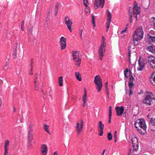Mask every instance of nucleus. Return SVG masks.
I'll list each match as a JSON object with an SVG mask.
<instances>
[{"label":"nucleus","instance_id":"18","mask_svg":"<svg viewBox=\"0 0 155 155\" xmlns=\"http://www.w3.org/2000/svg\"><path fill=\"white\" fill-rule=\"evenodd\" d=\"M48 148L45 144H42L41 148V153H47Z\"/></svg>","mask_w":155,"mask_h":155},{"label":"nucleus","instance_id":"10","mask_svg":"<svg viewBox=\"0 0 155 155\" xmlns=\"http://www.w3.org/2000/svg\"><path fill=\"white\" fill-rule=\"evenodd\" d=\"M105 45H104L103 43H101L100 46L99 48L98 54L100 56L99 59L101 61H102V58L104 55V53L105 52Z\"/></svg>","mask_w":155,"mask_h":155},{"label":"nucleus","instance_id":"5","mask_svg":"<svg viewBox=\"0 0 155 155\" xmlns=\"http://www.w3.org/2000/svg\"><path fill=\"white\" fill-rule=\"evenodd\" d=\"M94 83L96 86V88L98 92H100L102 87V81L101 77L99 75H96L94 78Z\"/></svg>","mask_w":155,"mask_h":155},{"label":"nucleus","instance_id":"49","mask_svg":"<svg viewBox=\"0 0 155 155\" xmlns=\"http://www.w3.org/2000/svg\"><path fill=\"white\" fill-rule=\"evenodd\" d=\"M102 42L101 43H103L104 45H104L105 38L104 36L102 37Z\"/></svg>","mask_w":155,"mask_h":155},{"label":"nucleus","instance_id":"1","mask_svg":"<svg viewBox=\"0 0 155 155\" xmlns=\"http://www.w3.org/2000/svg\"><path fill=\"white\" fill-rule=\"evenodd\" d=\"M144 99L143 101V103L147 105H151L153 103H155V98L153 97V93L149 91H147L145 94Z\"/></svg>","mask_w":155,"mask_h":155},{"label":"nucleus","instance_id":"24","mask_svg":"<svg viewBox=\"0 0 155 155\" xmlns=\"http://www.w3.org/2000/svg\"><path fill=\"white\" fill-rule=\"evenodd\" d=\"M58 82L59 86H62L63 85V78L62 76H60L59 77Z\"/></svg>","mask_w":155,"mask_h":155},{"label":"nucleus","instance_id":"37","mask_svg":"<svg viewBox=\"0 0 155 155\" xmlns=\"http://www.w3.org/2000/svg\"><path fill=\"white\" fill-rule=\"evenodd\" d=\"M142 130H143V129H142V128H140V129L138 128L137 130L139 131V132L141 134H144V131H143V132L142 131Z\"/></svg>","mask_w":155,"mask_h":155},{"label":"nucleus","instance_id":"58","mask_svg":"<svg viewBox=\"0 0 155 155\" xmlns=\"http://www.w3.org/2000/svg\"><path fill=\"white\" fill-rule=\"evenodd\" d=\"M9 64V63L8 62H6L5 64V67H7Z\"/></svg>","mask_w":155,"mask_h":155},{"label":"nucleus","instance_id":"27","mask_svg":"<svg viewBox=\"0 0 155 155\" xmlns=\"http://www.w3.org/2000/svg\"><path fill=\"white\" fill-rule=\"evenodd\" d=\"M98 127V128H100V129L103 130L104 127V125L102 124V122L101 121H99V122Z\"/></svg>","mask_w":155,"mask_h":155},{"label":"nucleus","instance_id":"64","mask_svg":"<svg viewBox=\"0 0 155 155\" xmlns=\"http://www.w3.org/2000/svg\"><path fill=\"white\" fill-rule=\"evenodd\" d=\"M47 154V153H41V155H46Z\"/></svg>","mask_w":155,"mask_h":155},{"label":"nucleus","instance_id":"56","mask_svg":"<svg viewBox=\"0 0 155 155\" xmlns=\"http://www.w3.org/2000/svg\"><path fill=\"white\" fill-rule=\"evenodd\" d=\"M2 101L1 98H0V108L1 107L2 104Z\"/></svg>","mask_w":155,"mask_h":155},{"label":"nucleus","instance_id":"30","mask_svg":"<svg viewBox=\"0 0 155 155\" xmlns=\"http://www.w3.org/2000/svg\"><path fill=\"white\" fill-rule=\"evenodd\" d=\"M9 141L8 140L5 141V149H8V147L9 145Z\"/></svg>","mask_w":155,"mask_h":155},{"label":"nucleus","instance_id":"22","mask_svg":"<svg viewBox=\"0 0 155 155\" xmlns=\"http://www.w3.org/2000/svg\"><path fill=\"white\" fill-rule=\"evenodd\" d=\"M75 76L79 81H81L82 80L81 77L80 73L78 72H75Z\"/></svg>","mask_w":155,"mask_h":155},{"label":"nucleus","instance_id":"41","mask_svg":"<svg viewBox=\"0 0 155 155\" xmlns=\"http://www.w3.org/2000/svg\"><path fill=\"white\" fill-rule=\"evenodd\" d=\"M112 107L110 106L109 108V115L110 116H111L112 115Z\"/></svg>","mask_w":155,"mask_h":155},{"label":"nucleus","instance_id":"39","mask_svg":"<svg viewBox=\"0 0 155 155\" xmlns=\"http://www.w3.org/2000/svg\"><path fill=\"white\" fill-rule=\"evenodd\" d=\"M103 130L102 129H100L99 130V131L100 132L98 134L100 136H102L103 133Z\"/></svg>","mask_w":155,"mask_h":155},{"label":"nucleus","instance_id":"55","mask_svg":"<svg viewBox=\"0 0 155 155\" xmlns=\"http://www.w3.org/2000/svg\"><path fill=\"white\" fill-rule=\"evenodd\" d=\"M24 25H21V30L23 31H24Z\"/></svg>","mask_w":155,"mask_h":155},{"label":"nucleus","instance_id":"2","mask_svg":"<svg viewBox=\"0 0 155 155\" xmlns=\"http://www.w3.org/2000/svg\"><path fill=\"white\" fill-rule=\"evenodd\" d=\"M73 57V59L75 61V64L80 66L81 62V55L79 51H73L72 53Z\"/></svg>","mask_w":155,"mask_h":155},{"label":"nucleus","instance_id":"12","mask_svg":"<svg viewBox=\"0 0 155 155\" xmlns=\"http://www.w3.org/2000/svg\"><path fill=\"white\" fill-rule=\"evenodd\" d=\"M104 3V0H95L94 8L97 9L98 7H101L102 8Z\"/></svg>","mask_w":155,"mask_h":155},{"label":"nucleus","instance_id":"32","mask_svg":"<svg viewBox=\"0 0 155 155\" xmlns=\"http://www.w3.org/2000/svg\"><path fill=\"white\" fill-rule=\"evenodd\" d=\"M107 138L108 140H110L112 138V134L111 133H109L107 134Z\"/></svg>","mask_w":155,"mask_h":155},{"label":"nucleus","instance_id":"26","mask_svg":"<svg viewBox=\"0 0 155 155\" xmlns=\"http://www.w3.org/2000/svg\"><path fill=\"white\" fill-rule=\"evenodd\" d=\"M59 7V4L58 3H57L56 4L55 9V10H54L55 16H56L57 15V13L58 11Z\"/></svg>","mask_w":155,"mask_h":155},{"label":"nucleus","instance_id":"21","mask_svg":"<svg viewBox=\"0 0 155 155\" xmlns=\"http://www.w3.org/2000/svg\"><path fill=\"white\" fill-rule=\"evenodd\" d=\"M28 142L29 143H31V140L33 139V135L32 134V132H31L30 131H28Z\"/></svg>","mask_w":155,"mask_h":155},{"label":"nucleus","instance_id":"52","mask_svg":"<svg viewBox=\"0 0 155 155\" xmlns=\"http://www.w3.org/2000/svg\"><path fill=\"white\" fill-rule=\"evenodd\" d=\"M111 116H110V115H109V120H108V123H110L111 122Z\"/></svg>","mask_w":155,"mask_h":155},{"label":"nucleus","instance_id":"3","mask_svg":"<svg viewBox=\"0 0 155 155\" xmlns=\"http://www.w3.org/2000/svg\"><path fill=\"white\" fill-rule=\"evenodd\" d=\"M143 34L142 28L141 26H140L134 31V34L133 35V38L134 39H138V40H141L143 38Z\"/></svg>","mask_w":155,"mask_h":155},{"label":"nucleus","instance_id":"46","mask_svg":"<svg viewBox=\"0 0 155 155\" xmlns=\"http://www.w3.org/2000/svg\"><path fill=\"white\" fill-rule=\"evenodd\" d=\"M130 15V23H131L132 22V14H131V15Z\"/></svg>","mask_w":155,"mask_h":155},{"label":"nucleus","instance_id":"42","mask_svg":"<svg viewBox=\"0 0 155 155\" xmlns=\"http://www.w3.org/2000/svg\"><path fill=\"white\" fill-rule=\"evenodd\" d=\"M29 130L28 131H30L31 132H32L33 131V129L32 127V125H29L28 128Z\"/></svg>","mask_w":155,"mask_h":155},{"label":"nucleus","instance_id":"60","mask_svg":"<svg viewBox=\"0 0 155 155\" xmlns=\"http://www.w3.org/2000/svg\"><path fill=\"white\" fill-rule=\"evenodd\" d=\"M83 103L82 104V105H83V107H84L85 106V104L86 103V102H83Z\"/></svg>","mask_w":155,"mask_h":155},{"label":"nucleus","instance_id":"40","mask_svg":"<svg viewBox=\"0 0 155 155\" xmlns=\"http://www.w3.org/2000/svg\"><path fill=\"white\" fill-rule=\"evenodd\" d=\"M84 4L87 7L88 5V0H84L83 1Z\"/></svg>","mask_w":155,"mask_h":155},{"label":"nucleus","instance_id":"29","mask_svg":"<svg viewBox=\"0 0 155 155\" xmlns=\"http://www.w3.org/2000/svg\"><path fill=\"white\" fill-rule=\"evenodd\" d=\"M49 126L46 124H44L43 126V128L44 130L48 132L49 134H50V133L48 130V127Z\"/></svg>","mask_w":155,"mask_h":155},{"label":"nucleus","instance_id":"45","mask_svg":"<svg viewBox=\"0 0 155 155\" xmlns=\"http://www.w3.org/2000/svg\"><path fill=\"white\" fill-rule=\"evenodd\" d=\"M117 131H115L114 134V138H117Z\"/></svg>","mask_w":155,"mask_h":155},{"label":"nucleus","instance_id":"6","mask_svg":"<svg viewBox=\"0 0 155 155\" xmlns=\"http://www.w3.org/2000/svg\"><path fill=\"white\" fill-rule=\"evenodd\" d=\"M35 81H34V86L35 89L36 91H38L39 88H40L43 85V84L42 82L40 81V76L39 74H36L34 75Z\"/></svg>","mask_w":155,"mask_h":155},{"label":"nucleus","instance_id":"8","mask_svg":"<svg viewBox=\"0 0 155 155\" xmlns=\"http://www.w3.org/2000/svg\"><path fill=\"white\" fill-rule=\"evenodd\" d=\"M131 142L133 148V151L137 152L138 149L139 144L137 139L136 137H132Z\"/></svg>","mask_w":155,"mask_h":155},{"label":"nucleus","instance_id":"34","mask_svg":"<svg viewBox=\"0 0 155 155\" xmlns=\"http://www.w3.org/2000/svg\"><path fill=\"white\" fill-rule=\"evenodd\" d=\"M111 21H107L106 22V28L107 29L106 30V31L107 32L108 30V29L109 28L110 25Z\"/></svg>","mask_w":155,"mask_h":155},{"label":"nucleus","instance_id":"19","mask_svg":"<svg viewBox=\"0 0 155 155\" xmlns=\"http://www.w3.org/2000/svg\"><path fill=\"white\" fill-rule=\"evenodd\" d=\"M134 84L133 82H129L128 85L129 88V96L132 95L133 93V92L132 91L133 89V87Z\"/></svg>","mask_w":155,"mask_h":155},{"label":"nucleus","instance_id":"13","mask_svg":"<svg viewBox=\"0 0 155 155\" xmlns=\"http://www.w3.org/2000/svg\"><path fill=\"white\" fill-rule=\"evenodd\" d=\"M64 21L68 27V28L70 31L71 32L72 29L71 26L72 24V22L71 20L70 19L68 16H66L65 18Z\"/></svg>","mask_w":155,"mask_h":155},{"label":"nucleus","instance_id":"7","mask_svg":"<svg viewBox=\"0 0 155 155\" xmlns=\"http://www.w3.org/2000/svg\"><path fill=\"white\" fill-rule=\"evenodd\" d=\"M135 127L136 128L138 127L142 128L143 131L146 130L147 127L144 120L142 119L137 120L135 123Z\"/></svg>","mask_w":155,"mask_h":155},{"label":"nucleus","instance_id":"59","mask_svg":"<svg viewBox=\"0 0 155 155\" xmlns=\"http://www.w3.org/2000/svg\"><path fill=\"white\" fill-rule=\"evenodd\" d=\"M128 72V70L127 68H126L125 70L124 71V72H125L126 73Z\"/></svg>","mask_w":155,"mask_h":155},{"label":"nucleus","instance_id":"38","mask_svg":"<svg viewBox=\"0 0 155 155\" xmlns=\"http://www.w3.org/2000/svg\"><path fill=\"white\" fill-rule=\"evenodd\" d=\"M150 78H153L155 79V71L152 73Z\"/></svg>","mask_w":155,"mask_h":155},{"label":"nucleus","instance_id":"11","mask_svg":"<svg viewBox=\"0 0 155 155\" xmlns=\"http://www.w3.org/2000/svg\"><path fill=\"white\" fill-rule=\"evenodd\" d=\"M84 126V122L81 120L80 122H77L75 127L78 135L82 132Z\"/></svg>","mask_w":155,"mask_h":155},{"label":"nucleus","instance_id":"33","mask_svg":"<svg viewBox=\"0 0 155 155\" xmlns=\"http://www.w3.org/2000/svg\"><path fill=\"white\" fill-rule=\"evenodd\" d=\"M92 22L93 25V27L94 28L95 27V17L94 15H92Z\"/></svg>","mask_w":155,"mask_h":155},{"label":"nucleus","instance_id":"43","mask_svg":"<svg viewBox=\"0 0 155 155\" xmlns=\"http://www.w3.org/2000/svg\"><path fill=\"white\" fill-rule=\"evenodd\" d=\"M153 20L152 21V22H153V26L155 28V18H152Z\"/></svg>","mask_w":155,"mask_h":155},{"label":"nucleus","instance_id":"15","mask_svg":"<svg viewBox=\"0 0 155 155\" xmlns=\"http://www.w3.org/2000/svg\"><path fill=\"white\" fill-rule=\"evenodd\" d=\"M66 41V38L64 37L61 38L59 43L61 45V50H63L66 48L67 46Z\"/></svg>","mask_w":155,"mask_h":155},{"label":"nucleus","instance_id":"53","mask_svg":"<svg viewBox=\"0 0 155 155\" xmlns=\"http://www.w3.org/2000/svg\"><path fill=\"white\" fill-rule=\"evenodd\" d=\"M130 52H129V53H128V57H129V60L130 62Z\"/></svg>","mask_w":155,"mask_h":155},{"label":"nucleus","instance_id":"36","mask_svg":"<svg viewBox=\"0 0 155 155\" xmlns=\"http://www.w3.org/2000/svg\"><path fill=\"white\" fill-rule=\"evenodd\" d=\"M130 75V78H129V82H133L134 80V78L131 75L130 76V74H129Z\"/></svg>","mask_w":155,"mask_h":155},{"label":"nucleus","instance_id":"51","mask_svg":"<svg viewBox=\"0 0 155 155\" xmlns=\"http://www.w3.org/2000/svg\"><path fill=\"white\" fill-rule=\"evenodd\" d=\"M105 91H106L107 92V95L108 97H109V92L108 91V89H107V90L105 89Z\"/></svg>","mask_w":155,"mask_h":155},{"label":"nucleus","instance_id":"9","mask_svg":"<svg viewBox=\"0 0 155 155\" xmlns=\"http://www.w3.org/2000/svg\"><path fill=\"white\" fill-rule=\"evenodd\" d=\"M138 66L137 67V70L142 71L144 68L147 61L146 60L140 58L138 60Z\"/></svg>","mask_w":155,"mask_h":155},{"label":"nucleus","instance_id":"25","mask_svg":"<svg viewBox=\"0 0 155 155\" xmlns=\"http://www.w3.org/2000/svg\"><path fill=\"white\" fill-rule=\"evenodd\" d=\"M84 94L82 98L83 102H86L87 100V91L85 88H84Z\"/></svg>","mask_w":155,"mask_h":155},{"label":"nucleus","instance_id":"4","mask_svg":"<svg viewBox=\"0 0 155 155\" xmlns=\"http://www.w3.org/2000/svg\"><path fill=\"white\" fill-rule=\"evenodd\" d=\"M129 12L130 15H138L140 12V8L138 6L137 3L134 2L133 7H130L129 9Z\"/></svg>","mask_w":155,"mask_h":155},{"label":"nucleus","instance_id":"62","mask_svg":"<svg viewBox=\"0 0 155 155\" xmlns=\"http://www.w3.org/2000/svg\"><path fill=\"white\" fill-rule=\"evenodd\" d=\"M105 151V149H104L102 155H104V154Z\"/></svg>","mask_w":155,"mask_h":155},{"label":"nucleus","instance_id":"31","mask_svg":"<svg viewBox=\"0 0 155 155\" xmlns=\"http://www.w3.org/2000/svg\"><path fill=\"white\" fill-rule=\"evenodd\" d=\"M140 40H138V39H134V38H133V41L134 45H137L139 44V41Z\"/></svg>","mask_w":155,"mask_h":155},{"label":"nucleus","instance_id":"61","mask_svg":"<svg viewBox=\"0 0 155 155\" xmlns=\"http://www.w3.org/2000/svg\"><path fill=\"white\" fill-rule=\"evenodd\" d=\"M24 23H25V21L24 20H23L22 22H21V25H24Z\"/></svg>","mask_w":155,"mask_h":155},{"label":"nucleus","instance_id":"20","mask_svg":"<svg viewBox=\"0 0 155 155\" xmlns=\"http://www.w3.org/2000/svg\"><path fill=\"white\" fill-rule=\"evenodd\" d=\"M150 122L151 124L150 126H152L153 127V128H152V129H151V130L153 131L155 130V117L154 118V119H153L152 118H151L150 120Z\"/></svg>","mask_w":155,"mask_h":155},{"label":"nucleus","instance_id":"14","mask_svg":"<svg viewBox=\"0 0 155 155\" xmlns=\"http://www.w3.org/2000/svg\"><path fill=\"white\" fill-rule=\"evenodd\" d=\"M147 58L148 63L150 67L152 68H155V58L153 56H149Z\"/></svg>","mask_w":155,"mask_h":155},{"label":"nucleus","instance_id":"54","mask_svg":"<svg viewBox=\"0 0 155 155\" xmlns=\"http://www.w3.org/2000/svg\"><path fill=\"white\" fill-rule=\"evenodd\" d=\"M41 92L43 93L44 96H45L47 92H44V91L43 89L41 90Z\"/></svg>","mask_w":155,"mask_h":155},{"label":"nucleus","instance_id":"28","mask_svg":"<svg viewBox=\"0 0 155 155\" xmlns=\"http://www.w3.org/2000/svg\"><path fill=\"white\" fill-rule=\"evenodd\" d=\"M147 37L149 39H151L152 42L155 43V37L152 36L149 34L147 35Z\"/></svg>","mask_w":155,"mask_h":155},{"label":"nucleus","instance_id":"47","mask_svg":"<svg viewBox=\"0 0 155 155\" xmlns=\"http://www.w3.org/2000/svg\"><path fill=\"white\" fill-rule=\"evenodd\" d=\"M127 30V28H125V29L123 31H122L121 32V33H120L121 34H123L124 33L126 32V31Z\"/></svg>","mask_w":155,"mask_h":155},{"label":"nucleus","instance_id":"44","mask_svg":"<svg viewBox=\"0 0 155 155\" xmlns=\"http://www.w3.org/2000/svg\"><path fill=\"white\" fill-rule=\"evenodd\" d=\"M8 149H5V152H4V155H7V154L8 153Z\"/></svg>","mask_w":155,"mask_h":155},{"label":"nucleus","instance_id":"17","mask_svg":"<svg viewBox=\"0 0 155 155\" xmlns=\"http://www.w3.org/2000/svg\"><path fill=\"white\" fill-rule=\"evenodd\" d=\"M147 49L149 51L155 54V46L152 45L147 47Z\"/></svg>","mask_w":155,"mask_h":155},{"label":"nucleus","instance_id":"63","mask_svg":"<svg viewBox=\"0 0 155 155\" xmlns=\"http://www.w3.org/2000/svg\"><path fill=\"white\" fill-rule=\"evenodd\" d=\"M32 29H31L29 30V32L31 34H32Z\"/></svg>","mask_w":155,"mask_h":155},{"label":"nucleus","instance_id":"35","mask_svg":"<svg viewBox=\"0 0 155 155\" xmlns=\"http://www.w3.org/2000/svg\"><path fill=\"white\" fill-rule=\"evenodd\" d=\"M150 80L151 84L155 86V79L153 78H150Z\"/></svg>","mask_w":155,"mask_h":155},{"label":"nucleus","instance_id":"50","mask_svg":"<svg viewBox=\"0 0 155 155\" xmlns=\"http://www.w3.org/2000/svg\"><path fill=\"white\" fill-rule=\"evenodd\" d=\"M83 33V30H81L80 32V37L81 38H82V34Z\"/></svg>","mask_w":155,"mask_h":155},{"label":"nucleus","instance_id":"57","mask_svg":"<svg viewBox=\"0 0 155 155\" xmlns=\"http://www.w3.org/2000/svg\"><path fill=\"white\" fill-rule=\"evenodd\" d=\"M53 155H58V152L57 151L54 152Z\"/></svg>","mask_w":155,"mask_h":155},{"label":"nucleus","instance_id":"23","mask_svg":"<svg viewBox=\"0 0 155 155\" xmlns=\"http://www.w3.org/2000/svg\"><path fill=\"white\" fill-rule=\"evenodd\" d=\"M107 21H111V14L110 12L107 10Z\"/></svg>","mask_w":155,"mask_h":155},{"label":"nucleus","instance_id":"16","mask_svg":"<svg viewBox=\"0 0 155 155\" xmlns=\"http://www.w3.org/2000/svg\"><path fill=\"white\" fill-rule=\"evenodd\" d=\"M115 109L117 112V116H121L124 111V108L123 106L117 107L115 108Z\"/></svg>","mask_w":155,"mask_h":155},{"label":"nucleus","instance_id":"48","mask_svg":"<svg viewBox=\"0 0 155 155\" xmlns=\"http://www.w3.org/2000/svg\"><path fill=\"white\" fill-rule=\"evenodd\" d=\"M108 82H106L105 83V89L107 90V89H108Z\"/></svg>","mask_w":155,"mask_h":155}]
</instances>
